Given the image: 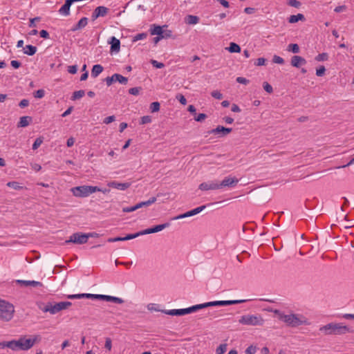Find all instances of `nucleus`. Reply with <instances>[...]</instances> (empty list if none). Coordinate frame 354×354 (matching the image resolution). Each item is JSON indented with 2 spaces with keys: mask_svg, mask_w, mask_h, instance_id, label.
I'll return each instance as SVG.
<instances>
[{
  "mask_svg": "<svg viewBox=\"0 0 354 354\" xmlns=\"http://www.w3.org/2000/svg\"><path fill=\"white\" fill-rule=\"evenodd\" d=\"M199 189L202 191L219 189L218 181L213 180L202 183L199 185Z\"/></svg>",
  "mask_w": 354,
  "mask_h": 354,
  "instance_id": "obj_15",
  "label": "nucleus"
},
{
  "mask_svg": "<svg viewBox=\"0 0 354 354\" xmlns=\"http://www.w3.org/2000/svg\"><path fill=\"white\" fill-rule=\"evenodd\" d=\"M269 311L277 315L280 320L284 322L289 326L297 327L302 324H308L307 319L303 315L296 314L285 315L277 309H271Z\"/></svg>",
  "mask_w": 354,
  "mask_h": 354,
  "instance_id": "obj_1",
  "label": "nucleus"
},
{
  "mask_svg": "<svg viewBox=\"0 0 354 354\" xmlns=\"http://www.w3.org/2000/svg\"><path fill=\"white\" fill-rule=\"evenodd\" d=\"M160 103L158 102H153L150 104V111L152 113L157 112L160 110Z\"/></svg>",
  "mask_w": 354,
  "mask_h": 354,
  "instance_id": "obj_38",
  "label": "nucleus"
},
{
  "mask_svg": "<svg viewBox=\"0 0 354 354\" xmlns=\"http://www.w3.org/2000/svg\"><path fill=\"white\" fill-rule=\"evenodd\" d=\"M291 65L296 68H299L301 66L306 64V61L301 56L295 55L291 58Z\"/></svg>",
  "mask_w": 354,
  "mask_h": 354,
  "instance_id": "obj_20",
  "label": "nucleus"
},
{
  "mask_svg": "<svg viewBox=\"0 0 354 354\" xmlns=\"http://www.w3.org/2000/svg\"><path fill=\"white\" fill-rule=\"evenodd\" d=\"M255 352H256V347L252 346H250L245 350L246 354H254Z\"/></svg>",
  "mask_w": 354,
  "mask_h": 354,
  "instance_id": "obj_61",
  "label": "nucleus"
},
{
  "mask_svg": "<svg viewBox=\"0 0 354 354\" xmlns=\"http://www.w3.org/2000/svg\"><path fill=\"white\" fill-rule=\"evenodd\" d=\"M198 20L199 19L196 16L188 15L187 22L189 24H196L198 22Z\"/></svg>",
  "mask_w": 354,
  "mask_h": 354,
  "instance_id": "obj_41",
  "label": "nucleus"
},
{
  "mask_svg": "<svg viewBox=\"0 0 354 354\" xmlns=\"http://www.w3.org/2000/svg\"><path fill=\"white\" fill-rule=\"evenodd\" d=\"M15 306L11 303L0 299V320L3 322L10 321L15 314Z\"/></svg>",
  "mask_w": 354,
  "mask_h": 354,
  "instance_id": "obj_3",
  "label": "nucleus"
},
{
  "mask_svg": "<svg viewBox=\"0 0 354 354\" xmlns=\"http://www.w3.org/2000/svg\"><path fill=\"white\" fill-rule=\"evenodd\" d=\"M105 300L107 301H113L116 304H122L124 302V301L121 298L109 295L105 296Z\"/></svg>",
  "mask_w": 354,
  "mask_h": 354,
  "instance_id": "obj_36",
  "label": "nucleus"
},
{
  "mask_svg": "<svg viewBox=\"0 0 354 354\" xmlns=\"http://www.w3.org/2000/svg\"><path fill=\"white\" fill-rule=\"evenodd\" d=\"M326 71V68L324 66H322L316 70V75L319 77H321L324 75Z\"/></svg>",
  "mask_w": 354,
  "mask_h": 354,
  "instance_id": "obj_57",
  "label": "nucleus"
},
{
  "mask_svg": "<svg viewBox=\"0 0 354 354\" xmlns=\"http://www.w3.org/2000/svg\"><path fill=\"white\" fill-rule=\"evenodd\" d=\"M16 283L24 287L32 286V287H42V283L36 281H26V280H17Z\"/></svg>",
  "mask_w": 354,
  "mask_h": 354,
  "instance_id": "obj_19",
  "label": "nucleus"
},
{
  "mask_svg": "<svg viewBox=\"0 0 354 354\" xmlns=\"http://www.w3.org/2000/svg\"><path fill=\"white\" fill-rule=\"evenodd\" d=\"M40 21V17H39L30 19V23H29V27H35L36 26L35 21Z\"/></svg>",
  "mask_w": 354,
  "mask_h": 354,
  "instance_id": "obj_59",
  "label": "nucleus"
},
{
  "mask_svg": "<svg viewBox=\"0 0 354 354\" xmlns=\"http://www.w3.org/2000/svg\"><path fill=\"white\" fill-rule=\"evenodd\" d=\"M111 44V51L118 52L120 50V41L119 39H116L115 37H112Z\"/></svg>",
  "mask_w": 354,
  "mask_h": 354,
  "instance_id": "obj_26",
  "label": "nucleus"
},
{
  "mask_svg": "<svg viewBox=\"0 0 354 354\" xmlns=\"http://www.w3.org/2000/svg\"><path fill=\"white\" fill-rule=\"evenodd\" d=\"M141 90V87H133L129 89V93L133 95H138Z\"/></svg>",
  "mask_w": 354,
  "mask_h": 354,
  "instance_id": "obj_45",
  "label": "nucleus"
},
{
  "mask_svg": "<svg viewBox=\"0 0 354 354\" xmlns=\"http://www.w3.org/2000/svg\"><path fill=\"white\" fill-rule=\"evenodd\" d=\"M263 88L264 90L268 92V93H272L273 92L272 86L268 84V82H265L263 83Z\"/></svg>",
  "mask_w": 354,
  "mask_h": 354,
  "instance_id": "obj_52",
  "label": "nucleus"
},
{
  "mask_svg": "<svg viewBox=\"0 0 354 354\" xmlns=\"http://www.w3.org/2000/svg\"><path fill=\"white\" fill-rule=\"evenodd\" d=\"M45 95V91L43 89H39L33 93L35 98H42Z\"/></svg>",
  "mask_w": 354,
  "mask_h": 354,
  "instance_id": "obj_46",
  "label": "nucleus"
},
{
  "mask_svg": "<svg viewBox=\"0 0 354 354\" xmlns=\"http://www.w3.org/2000/svg\"><path fill=\"white\" fill-rule=\"evenodd\" d=\"M328 58V55L326 53H319L315 57V60L317 62L326 61Z\"/></svg>",
  "mask_w": 354,
  "mask_h": 354,
  "instance_id": "obj_40",
  "label": "nucleus"
},
{
  "mask_svg": "<svg viewBox=\"0 0 354 354\" xmlns=\"http://www.w3.org/2000/svg\"><path fill=\"white\" fill-rule=\"evenodd\" d=\"M319 330L325 335H343L351 332L348 327L340 323H329L320 327Z\"/></svg>",
  "mask_w": 354,
  "mask_h": 354,
  "instance_id": "obj_2",
  "label": "nucleus"
},
{
  "mask_svg": "<svg viewBox=\"0 0 354 354\" xmlns=\"http://www.w3.org/2000/svg\"><path fill=\"white\" fill-rule=\"evenodd\" d=\"M239 182V180L235 177H226L221 183L218 182L219 188L221 189L225 187H234Z\"/></svg>",
  "mask_w": 354,
  "mask_h": 354,
  "instance_id": "obj_16",
  "label": "nucleus"
},
{
  "mask_svg": "<svg viewBox=\"0 0 354 354\" xmlns=\"http://www.w3.org/2000/svg\"><path fill=\"white\" fill-rule=\"evenodd\" d=\"M88 24V18L82 17L75 26H73L71 30L72 32H75L77 30H81L86 26Z\"/></svg>",
  "mask_w": 354,
  "mask_h": 354,
  "instance_id": "obj_22",
  "label": "nucleus"
},
{
  "mask_svg": "<svg viewBox=\"0 0 354 354\" xmlns=\"http://www.w3.org/2000/svg\"><path fill=\"white\" fill-rule=\"evenodd\" d=\"M288 4L296 8H298L301 6V3L297 0H288Z\"/></svg>",
  "mask_w": 354,
  "mask_h": 354,
  "instance_id": "obj_49",
  "label": "nucleus"
},
{
  "mask_svg": "<svg viewBox=\"0 0 354 354\" xmlns=\"http://www.w3.org/2000/svg\"><path fill=\"white\" fill-rule=\"evenodd\" d=\"M67 71L71 74H75L77 71V65L69 66Z\"/></svg>",
  "mask_w": 354,
  "mask_h": 354,
  "instance_id": "obj_56",
  "label": "nucleus"
},
{
  "mask_svg": "<svg viewBox=\"0 0 354 354\" xmlns=\"http://www.w3.org/2000/svg\"><path fill=\"white\" fill-rule=\"evenodd\" d=\"M305 17L303 14H297L296 15H290V17L288 19V22L290 24L297 23L299 20H304Z\"/></svg>",
  "mask_w": 354,
  "mask_h": 354,
  "instance_id": "obj_32",
  "label": "nucleus"
},
{
  "mask_svg": "<svg viewBox=\"0 0 354 354\" xmlns=\"http://www.w3.org/2000/svg\"><path fill=\"white\" fill-rule=\"evenodd\" d=\"M205 208V205H203V206H201V207H198L194 209H192L190 211H188L183 214H180L176 217L174 218V220H177V219H180V218H186V217H189V216H194V215H196L198 213H200L202 210H203Z\"/></svg>",
  "mask_w": 354,
  "mask_h": 354,
  "instance_id": "obj_17",
  "label": "nucleus"
},
{
  "mask_svg": "<svg viewBox=\"0 0 354 354\" xmlns=\"http://www.w3.org/2000/svg\"><path fill=\"white\" fill-rule=\"evenodd\" d=\"M201 309L200 304H197L187 308L183 309H173L165 311V314L172 316H181L186 314H189L195 312Z\"/></svg>",
  "mask_w": 354,
  "mask_h": 354,
  "instance_id": "obj_8",
  "label": "nucleus"
},
{
  "mask_svg": "<svg viewBox=\"0 0 354 354\" xmlns=\"http://www.w3.org/2000/svg\"><path fill=\"white\" fill-rule=\"evenodd\" d=\"M28 105H29V101H28V100H26V99H23L22 100H21V102L19 104V106L21 108H25V107L28 106Z\"/></svg>",
  "mask_w": 354,
  "mask_h": 354,
  "instance_id": "obj_62",
  "label": "nucleus"
},
{
  "mask_svg": "<svg viewBox=\"0 0 354 354\" xmlns=\"http://www.w3.org/2000/svg\"><path fill=\"white\" fill-rule=\"evenodd\" d=\"M103 71V67L100 64H95L91 70V76L97 77Z\"/></svg>",
  "mask_w": 354,
  "mask_h": 354,
  "instance_id": "obj_31",
  "label": "nucleus"
},
{
  "mask_svg": "<svg viewBox=\"0 0 354 354\" xmlns=\"http://www.w3.org/2000/svg\"><path fill=\"white\" fill-rule=\"evenodd\" d=\"M115 120V117L114 115H111L104 118L103 122L106 124H108Z\"/></svg>",
  "mask_w": 354,
  "mask_h": 354,
  "instance_id": "obj_58",
  "label": "nucleus"
},
{
  "mask_svg": "<svg viewBox=\"0 0 354 354\" xmlns=\"http://www.w3.org/2000/svg\"><path fill=\"white\" fill-rule=\"evenodd\" d=\"M147 33H145V32L137 34L136 35H135L133 37V41H136L138 40L144 39L147 38Z\"/></svg>",
  "mask_w": 354,
  "mask_h": 354,
  "instance_id": "obj_44",
  "label": "nucleus"
},
{
  "mask_svg": "<svg viewBox=\"0 0 354 354\" xmlns=\"http://www.w3.org/2000/svg\"><path fill=\"white\" fill-rule=\"evenodd\" d=\"M227 351V344H220L219 346L217 347L216 350V354H223L224 353H225Z\"/></svg>",
  "mask_w": 354,
  "mask_h": 354,
  "instance_id": "obj_39",
  "label": "nucleus"
},
{
  "mask_svg": "<svg viewBox=\"0 0 354 354\" xmlns=\"http://www.w3.org/2000/svg\"><path fill=\"white\" fill-rule=\"evenodd\" d=\"M156 201V198L151 197L147 201H142V202H140V203H138V204H136V207L138 209L143 207H148V206L152 205L153 203H154Z\"/></svg>",
  "mask_w": 354,
  "mask_h": 354,
  "instance_id": "obj_28",
  "label": "nucleus"
},
{
  "mask_svg": "<svg viewBox=\"0 0 354 354\" xmlns=\"http://www.w3.org/2000/svg\"><path fill=\"white\" fill-rule=\"evenodd\" d=\"M232 128L224 127L218 125L216 128L208 131L209 134L219 135L218 137H223L231 133Z\"/></svg>",
  "mask_w": 354,
  "mask_h": 354,
  "instance_id": "obj_14",
  "label": "nucleus"
},
{
  "mask_svg": "<svg viewBox=\"0 0 354 354\" xmlns=\"http://www.w3.org/2000/svg\"><path fill=\"white\" fill-rule=\"evenodd\" d=\"M72 305L70 301H61L58 303L48 302L44 307L39 306V308L44 312H49L52 315H55L62 310L68 308Z\"/></svg>",
  "mask_w": 354,
  "mask_h": 354,
  "instance_id": "obj_4",
  "label": "nucleus"
},
{
  "mask_svg": "<svg viewBox=\"0 0 354 354\" xmlns=\"http://www.w3.org/2000/svg\"><path fill=\"white\" fill-rule=\"evenodd\" d=\"M151 63L152 66L156 68H162L165 66L164 64L162 62H158L156 60L151 59Z\"/></svg>",
  "mask_w": 354,
  "mask_h": 354,
  "instance_id": "obj_50",
  "label": "nucleus"
},
{
  "mask_svg": "<svg viewBox=\"0 0 354 354\" xmlns=\"http://www.w3.org/2000/svg\"><path fill=\"white\" fill-rule=\"evenodd\" d=\"M247 300L241 299V300H226V301H209L204 304H200L201 309L210 307V306H229L232 304H238L245 302Z\"/></svg>",
  "mask_w": 354,
  "mask_h": 354,
  "instance_id": "obj_7",
  "label": "nucleus"
},
{
  "mask_svg": "<svg viewBox=\"0 0 354 354\" xmlns=\"http://www.w3.org/2000/svg\"><path fill=\"white\" fill-rule=\"evenodd\" d=\"M43 142V138L42 137H39L37 138L33 145H32V149L33 150H35L37 149Z\"/></svg>",
  "mask_w": 354,
  "mask_h": 354,
  "instance_id": "obj_42",
  "label": "nucleus"
},
{
  "mask_svg": "<svg viewBox=\"0 0 354 354\" xmlns=\"http://www.w3.org/2000/svg\"><path fill=\"white\" fill-rule=\"evenodd\" d=\"M287 50L293 53H298L299 52V47L297 44H290L288 46Z\"/></svg>",
  "mask_w": 354,
  "mask_h": 354,
  "instance_id": "obj_37",
  "label": "nucleus"
},
{
  "mask_svg": "<svg viewBox=\"0 0 354 354\" xmlns=\"http://www.w3.org/2000/svg\"><path fill=\"white\" fill-rule=\"evenodd\" d=\"M211 95L217 100H221L223 98L222 93L218 91H213L211 93Z\"/></svg>",
  "mask_w": 354,
  "mask_h": 354,
  "instance_id": "obj_51",
  "label": "nucleus"
},
{
  "mask_svg": "<svg viewBox=\"0 0 354 354\" xmlns=\"http://www.w3.org/2000/svg\"><path fill=\"white\" fill-rule=\"evenodd\" d=\"M129 183H118L113 181L109 184V186L120 190H125L130 187Z\"/></svg>",
  "mask_w": 354,
  "mask_h": 354,
  "instance_id": "obj_24",
  "label": "nucleus"
},
{
  "mask_svg": "<svg viewBox=\"0 0 354 354\" xmlns=\"http://www.w3.org/2000/svg\"><path fill=\"white\" fill-rule=\"evenodd\" d=\"M109 12V9L105 6H97L92 12L91 19L96 20L98 17H105Z\"/></svg>",
  "mask_w": 354,
  "mask_h": 354,
  "instance_id": "obj_13",
  "label": "nucleus"
},
{
  "mask_svg": "<svg viewBox=\"0 0 354 354\" xmlns=\"http://www.w3.org/2000/svg\"><path fill=\"white\" fill-rule=\"evenodd\" d=\"M85 95V91L84 90H79L73 92V95L71 96L72 100H77L82 97H84Z\"/></svg>",
  "mask_w": 354,
  "mask_h": 354,
  "instance_id": "obj_34",
  "label": "nucleus"
},
{
  "mask_svg": "<svg viewBox=\"0 0 354 354\" xmlns=\"http://www.w3.org/2000/svg\"><path fill=\"white\" fill-rule=\"evenodd\" d=\"M228 50L230 53H239L241 52V47L236 44V43L231 42L230 44V46L228 47Z\"/></svg>",
  "mask_w": 354,
  "mask_h": 354,
  "instance_id": "obj_35",
  "label": "nucleus"
},
{
  "mask_svg": "<svg viewBox=\"0 0 354 354\" xmlns=\"http://www.w3.org/2000/svg\"><path fill=\"white\" fill-rule=\"evenodd\" d=\"M31 121H32V118L30 116L21 117L19 122L18 123V127H26L29 125V124Z\"/></svg>",
  "mask_w": 354,
  "mask_h": 354,
  "instance_id": "obj_27",
  "label": "nucleus"
},
{
  "mask_svg": "<svg viewBox=\"0 0 354 354\" xmlns=\"http://www.w3.org/2000/svg\"><path fill=\"white\" fill-rule=\"evenodd\" d=\"M22 342L23 351H28L36 343L41 341V336L39 335H32L30 338L27 339L26 336L20 337Z\"/></svg>",
  "mask_w": 354,
  "mask_h": 354,
  "instance_id": "obj_9",
  "label": "nucleus"
},
{
  "mask_svg": "<svg viewBox=\"0 0 354 354\" xmlns=\"http://www.w3.org/2000/svg\"><path fill=\"white\" fill-rule=\"evenodd\" d=\"M151 35H157V36H163V30L161 26L153 25L151 28Z\"/></svg>",
  "mask_w": 354,
  "mask_h": 354,
  "instance_id": "obj_30",
  "label": "nucleus"
},
{
  "mask_svg": "<svg viewBox=\"0 0 354 354\" xmlns=\"http://www.w3.org/2000/svg\"><path fill=\"white\" fill-rule=\"evenodd\" d=\"M138 236V232H137V233H135V234H127L124 237L118 236V237H115V238H109L108 239V242L111 243V242H116V241H128V240H131V239H135V238H136Z\"/></svg>",
  "mask_w": 354,
  "mask_h": 354,
  "instance_id": "obj_23",
  "label": "nucleus"
},
{
  "mask_svg": "<svg viewBox=\"0 0 354 354\" xmlns=\"http://www.w3.org/2000/svg\"><path fill=\"white\" fill-rule=\"evenodd\" d=\"M138 208L136 207V205H134V206H132V207H124L122 209V211L124 212H133V211H136L137 210Z\"/></svg>",
  "mask_w": 354,
  "mask_h": 354,
  "instance_id": "obj_60",
  "label": "nucleus"
},
{
  "mask_svg": "<svg viewBox=\"0 0 354 354\" xmlns=\"http://www.w3.org/2000/svg\"><path fill=\"white\" fill-rule=\"evenodd\" d=\"M7 186L9 187H12L14 189H20L22 188V187H21L19 185V183L15 182V181L8 182L7 183Z\"/></svg>",
  "mask_w": 354,
  "mask_h": 354,
  "instance_id": "obj_43",
  "label": "nucleus"
},
{
  "mask_svg": "<svg viewBox=\"0 0 354 354\" xmlns=\"http://www.w3.org/2000/svg\"><path fill=\"white\" fill-rule=\"evenodd\" d=\"M71 191L75 196L84 198L101 189L97 186L82 185L73 187Z\"/></svg>",
  "mask_w": 354,
  "mask_h": 354,
  "instance_id": "obj_5",
  "label": "nucleus"
},
{
  "mask_svg": "<svg viewBox=\"0 0 354 354\" xmlns=\"http://www.w3.org/2000/svg\"><path fill=\"white\" fill-rule=\"evenodd\" d=\"M205 208V205H203V206H201V207H198L194 209H192L190 211H188L183 214H180L176 217L174 218V220H177V219H180V218H186V217H189V216H194V215H196L198 213H200L202 210H203Z\"/></svg>",
  "mask_w": 354,
  "mask_h": 354,
  "instance_id": "obj_18",
  "label": "nucleus"
},
{
  "mask_svg": "<svg viewBox=\"0 0 354 354\" xmlns=\"http://www.w3.org/2000/svg\"><path fill=\"white\" fill-rule=\"evenodd\" d=\"M272 62L274 63L279 64H284V59L282 57H281L278 55H276L273 56Z\"/></svg>",
  "mask_w": 354,
  "mask_h": 354,
  "instance_id": "obj_47",
  "label": "nucleus"
},
{
  "mask_svg": "<svg viewBox=\"0 0 354 354\" xmlns=\"http://www.w3.org/2000/svg\"><path fill=\"white\" fill-rule=\"evenodd\" d=\"M88 239V236H86V234L82 232H77L73 234L68 240L65 241V243H73L76 244H84L87 243Z\"/></svg>",
  "mask_w": 354,
  "mask_h": 354,
  "instance_id": "obj_10",
  "label": "nucleus"
},
{
  "mask_svg": "<svg viewBox=\"0 0 354 354\" xmlns=\"http://www.w3.org/2000/svg\"><path fill=\"white\" fill-rule=\"evenodd\" d=\"M207 115L205 113H199L197 116L194 118V120L197 122H202L205 119L207 118Z\"/></svg>",
  "mask_w": 354,
  "mask_h": 354,
  "instance_id": "obj_54",
  "label": "nucleus"
},
{
  "mask_svg": "<svg viewBox=\"0 0 354 354\" xmlns=\"http://www.w3.org/2000/svg\"><path fill=\"white\" fill-rule=\"evenodd\" d=\"M37 51V47L32 45H27L25 48L24 53L28 55H33Z\"/></svg>",
  "mask_w": 354,
  "mask_h": 354,
  "instance_id": "obj_33",
  "label": "nucleus"
},
{
  "mask_svg": "<svg viewBox=\"0 0 354 354\" xmlns=\"http://www.w3.org/2000/svg\"><path fill=\"white\" fill-rule=\"evenodd\" d=\"M169 225H170L169 223H163V224L155 225L153 227L148 228V229L142 230L140 232H138V235L139 236H141V235L156 233V232H160V231H161V230L168 227Z\"/></svg>",
  "mask_w": 354,
  "mask_h": 354,
  "instance_id": "obj_11",
  "label": "nucleus"
},
{
  "mask_svg": "<svg viewBox=\"0 0 354 354\" xmlns=\"http://www.w3.org/2000/svg\"><path fill=\"white\" fill-rule=\"evenodd\" d=\"M105 82L107 86H111L114 82H118L120 84H127L128 79L120 74L115 73L111 77H106Z\"/></svg>",
  "mask_w": 354,
  "mask_h": 354,
  "instance_id": "obj_12",
  "label": "nucleus"
},
{
  "mask_svg": "<svg viewBox=\"0 0 354 354\" xmlns=\"http://www.w3.org/2000/svg\"><path fill=\"white\" fill-rule=\"evenodd\" d=\"M239 322L247 326H263L264 319L260 315H245L240 317Z\"/></svg>",
  "mask_w": 354,
  "mask_h": 354,
  "instance_id": "obj_6",
  "label": "nucleus"
},
{
  "mask_svg": "<svg viewBox=\"0 0 354 354\" xmlns=\"http://www.w3.org/2000/svg\"><path fill=\"white\" fill-rule=\"evenodd\" d=\"M8 346L9 348L12 351H23L22 342L20 337L17 340H11L10 344Z\"/></svg>",
  "mask_w": 354,
  "mask_h": 354,
  "instance_id": "obj_25",
  "label": "nucleus"
},
{
  "mask_svg": "<svg viewBox=\"0 0 354 354\" xmlns=\"http://www.w3.org/2000/svg\"><path fill=\"white\" fill-rule=\"evenodd\" d=\"M73 3V0H66L64 4L59 8V14L64 16H68L70 14V7Z\"/></svg>",
  "mask_w": 354,
  "mask_h": 354,
  "instance_id": "obj_21",
  "label": "nucleus"
},
{
  "mask_svg": "<svg viewBox=\"0 0 354 354\" xmlns=\"http://www.w3.org/2000/svg\"><path fill=\"white\" fill-rule=\"evenodd\" d=\"M266 59L263 57H259L258 58L255 62H254V64L256 66H263L265 65L266 64Z\"/></svg>",
  "mask_w": 354,
  "mask_h": 354,
  "instance_id": "obj_55",
  "label": "nucleus"
},
{
  "mask_svg": "<svg viewBox=\"0 0 354 354\" xmlns=\"http://www.w3.org/2000/svg\"><path fill=\"white\" fill-rule=\"evenodd\" d=\"M93 297V294H89V293H82V294L67 295L68 299H82V298L92 299Z\"/></svg>",
  "mask_w": 354,
  "mask_h": 354,
  "instance_id": "obj_29",
  "label": "nucleus"
},
{
  "mask_svg": "<svg viewBox=\"0 0 354 354\" xmlns=\"http://www.w3.org/2000/svg\"><path fill=\"white\" fill-rule=\"evenodd\" d=\"M40 37L44 39H48L49 38V33L46 30H41L39 32Z\"/></svg>",
  "mask_w": 354,
  "mask_h": 354,
  "instance_id": "obj_64",
  "label": "nucleus"
},
{
  "mask_svg": "<svg viewBox=\"0 0 354 354\" xmlns=\"http://www.w3.org/2000/svg\"><path fill=\"white\" fill-rule=\"evenodd\" d=\"M151 118L149 115H145L141 118L140 124H145L151 123Z\"/></svg>",
  "mask_w": 354,
  "mask_h": 354,
  "instance_id": "obj_48",
  "label": "nucleus"
},
{
  "mask_svg": "<svg viewBox=\"0 0 354 354\" xmlns=\"http://www.w3.org/2000/svg\"><path fill=\"white\" fill-rule=\"evenodd\" d=\"M105 348L106 349H108L109 351H110L111 349V347H112V343H111V339L109 337H107L106 339V342H105V345H104Z\"/></svg>",
  "mask_w": 354,
  "mask_h": 354,
  "instance_id": "obj_63",
  "label": "nucleus"
},
{
  "mask_svg": "<svg viewBox=\"0 0 354 354\" xmlns=\"http://www.w3.org/2000/svg\"><path fill=\"white\" fill-rule=\"evenodd\" d=\"M176 99L180 102L183 105H185L187 104V100L184 95L182 94H178L176 95Z\"/></svg>",
  "mask_w": 354,
  "mask_h": 354,
  "instance_id": "obj_53",
  "label": "nucleus"
}]
</instances>
